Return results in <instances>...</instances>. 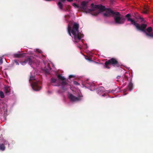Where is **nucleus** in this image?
Returning <instances> with one entry per match:
<instances>
[{
  "label": "nucleus",
  "mask_w": 153,
  "mask_h": 153,
  "mask_svg": "<svg viewBox=\"0 0 153 153\" xmlns=\"http://www.w3.org/2000/svg\"><path fill=\"white\" fill-rule=\"evenodd\" d=\"M35 79V76L33 75L32 73H31L29 81L31 83V86L34 90L38 91L41 89V83L40 82L37 81L33 82H31V80H34Z\"/></svg>",
  "instance_id": "obj_5"
},
{
  "label": "nucleus",
  "mask_w": 153,
  "mask_h": 153,
  "mask_svg": "<svg viewBox=\"0 0 153 153\" xmlns=\"http://www.w3.org/2000/svg\"><path fill=\"white\" fill-rule=\"evenodd\" d=\"M39 61H38L36 58H33L32 56H31L30 58L28 59L27 60H25L24 62H21V64L22 65H25L27 62L30 65H32V67L34 65L37 66L39 64Z\"/></svg>",
  "instance_id": "obj_6"
},
{
  "label": "nucleus",
  "mask_w": 153,
  "mask_h": 153,
  "mask_svg": "<svg viewBox=\"0 0 153 153\" xmlns=\"http://www.w3.org/2000/svg\"><path fill=\"white\" fill-rule=\"evenodd\" d=\"M3 140V141L4 144H5V143H6V141H5L4 140Z\"/></svg>",
  "instance_id": "obj_26"
},
{
  "label": "nucleus",
  "mask_w": 153,
  "mask_h": 153,
  "mask_svg": "<svg viewBox=\"0 0 153 153\" xmlns=\"http://www.w3.org/2000/svg\"><path fill=\"white\" fill-rule=\"evenodd\" d=\"M97 91L98 94H103L105 92L104 88L102 87L98 88L97 90Z\"/></svg>",
  "instance_id": "obj_9"
},
{
  "label": "nucleus",
  "mask_w": 153,
  "mask_h": 153,
  "mask_svg": "<svg viewBox=\"0 0 153 153\" xmlns=\"http://www.w3.org/2000/svg\"><path fill=\"white\" fill-rule=\"evenodd\" d=\"M72 76V75H70L69 76V77L70 78H71Z\"/></svg>",
  "instance_id": "obj_28"
},
{
  "label": "nucleus",
  "mask_w": 153,
  "mask_h": 153,
  "mask_svg": "<svg viewBox=\"0 0 153 153\" xmlns=\"http://www.w3.org/2000/svg\"><path fill=\"white\" fill-rule=\"evenodd\" d=\"M152 28L151 27H149L147 29L146 31L149 33H150V32L152 31Z\"/></svg>",
  "instance_id": "obj_19"
},
{
  "label": "nucleus",
  "mask_w": 153,
  "mask_h": 153,
  "mask_svg": "<svg viewBox=\"0 0 153 153\" xmlns=\"http://www.w3.org/2000/svg\"><path fill=\"white\" fill-rule=\"evenodd\" d=\"M58 5L60 9L61 10L63 9V4L61 1H59L58 3Z\"/></svg>",
  "instance_id": "obj_12"
},
{
  "label": "nucleus",
  "mask_w": 153,
  "mask_h": 153,
  "mask_svg": "<svg viewBox=\"0 0 153 153\" xmlns=\"http://www.w3.org/2000/svg\"><path fill=\"white\" fill-rule=\"evenodd\" d=\"M130 17V15L129 14L126 15L127 21L130 22L131 24L134 26L138 30L142 31L148 36L153 37V33H148L146 31L145 29L146 27V25L143 24L141 25H139L134 20L131 19Z\"/></svg>",
  "instance_id": "obj_4"
},
{
  "label": "nucleus",
  "mask_w": 153,
  "mask_h": 153,
  "mask_svg": "<svg viewBox=\"0 0 153 153\" xmlns=\"http://www.w3.org/2000/svg\"><path fill=\"white\" fill-rule=\"evenodd\" d=\"M35 72V71H33V72L34 73Z\"/></svg>",
  "instance_id": "obj_33"
},
{
  "label": "nucleus",
  "mask_w": 153,
  "mask_h": 153,
  "mask_svg": "<svg viewBox=\"0 0 153 153\" xmlns=\"http://www.w3.org/2000/svg\"><path fill=\"white\" fill-rule=\"evenodd\" d=\"M69 17V15H67V16H65V18L66 20V19L67 17Z\"/></svg>",
  "instance_id": "obj_25"
},
{
  "label": "nucleus",
  "mask_w": 153,
  "mask_h": 153,
  "mask_svg": "<svg viewBox=\"0 0 153 153\" xmlns=\"http://www.w3.org/2000/svg\"><path fill=\"white\" fill-rule=\"evenodd\" d=\"M34 51L36 52L37 53H38L39 54V56H40V55H42V51L38 49H36L34 50Z\"/></svg>",
  "instance_id": "obj_13"
},
{
  "label": "nucleus",
  "mask_w": 153,
  "mask_h": 153,
  "mask_svg": "<svg viewBox=\"0 0 153 153\" xmlns=\"http://www.w3.org/2000/svg\"><path fill=\"white\" fill-rule=\"evenodd\" d=\"M44 64L45 65V67L43 69V70H44L46 72H48L51 69V68L50 67V65L49 63H44Z\"/></svg>",
  "instance_id": "obj_10"
},
{
  "label": "nucleus",
  "mask_w": 153,
  "mask_h": 153,
  "mask_svg": "<svg viewBox=\"0 0 153 153\" xmlns=\"http://www.w3.org/2000/svg\"><path fill=\"white\" fill-rule=\"evenodd\" d=\"M72 5L75 8L79 9V5L76 3H73Z\"/></svg>",
  "instance_id": "obj_14"
},
{
  "label": "nucleus",
  "mask_w": 153,
  "mask_h": 153,
  "mask_svg": "<svg viewBox=\"0 0 153 153\" xmlns=\"http://www.w3.org/2000/svg\"><path fill=\"white\" fill-rule=\"evenodd\" d=\"M57 77L58 79L53 78L51 79V83L52 85L54 86L61 85V89L64 91H66L70 88L72 90L75 92V94H77V96L76 97L71 94H69L68 97L71 101H76L82 99V96L80 91L79 89L74 88L71 87L67 83L65 78L61 75H58Z\"/></svg>",
  "instance_id": "obj_2"
},
{
  "label": "nucleus",
  "mask_w": 153,
  "mask_h": 153,
  "mask_svg": "<svg viewBox=\"0 0 153 153\" xmlns=\"http://www.w3.org/2000/svg\"><path fill=\"white\" fill-rule=\"evenodd\" d=\"M119 77H120V76H117V78L118 79V78H119Z\"/></svg>",
  "instance_id": "obj_30"
},
{
  "label": "nucleus",
  "mask_w": 153,
  "mask_h": 153,
  "mask_svg": "<svg viewBox=\"0 0 153 153\" xmlns=\"http://www.w3.org/2000/svg\"><path fill=\"white\" fill-rule=\"evenodd\" d=\"M91 8L90 9V7L88 6V2L84 1L81 3L80 8L84 12L90 13L94 16H96L100 13L105 11V12L103 13L104 15L109 16L114 15L116 23L122 24L124 22V18L122 16H121L119 12H114L110 9H105L104 6L101 4L94 5L93 4H91Z\"/></svg>",
  "instance_id": "obj_1"
},
{
  "label": "nucleus",
  "mask_w": 153,
  "mask_h": 153,
  "mask_svg": "<svg viewBox=\"0 0 153 153\" xmlns=\"http://www.w3.org/2000/svg\"><path fill=\"white\" fill-rule=\"evenodd\" d=\"M15 62L16 63V65H19V63L16 61H15Z\"/></svg>",
  "instance_id": "obj_24"
},
{
  "label": "nucleus",
  "mask_w": 153,
  "mask_h": 153,
  "mask_svg": "<svg viewBox=\"0 0 153 153\" xmlns=\"http://www.w3.org/2000/svg\"><path fill=\"white\" fill-rule=\"evenodd\" d=\"M148 9L147 7H145L144 8V10L143 11V13L145 14H146L148 13Z\"/></svg>",
  "instance_id": "obj_18"
},
{
  "label": "nucleus",
  "mask_w": 153,
  "mask_h": 153,
  "mask_svg": "<svg viewBox=\"0 0 153 153\" xmlns=\"http://www.w3.org/2000/svg\"><path fill=\"white\" fill-rule=\"evenodd\" d=\"M88 85H87V86L89 87V88H92V89L91 90H94V84L93 83L91 82H91H89V83H88Z\"/></svg>",
  "instance_id": "obj_11"
},
{
  "label": "nucleus",
  "mask_w": 153,
  "mask_h": 153,
  "mask_svg": "<svg viewBox=\"0 0 153 153\" xmlns=\"http://www.w3.org/2000/svg\"><path fill=\"white\" fill-rule=\"evenodd\" d=\"M73 84L75 85H79V84L76 81H74L73 82Z\"/></svg>",
  "instance_id": "obj_22"
},
{
  "label": "nucleus",
  "mask_w": 153,
  "mask_h": 153,
  "mask_svg": "<svg viewBox=\"0 0 153 153\" xmlns=\"http://www.w3.org/2000/svg\"><path fill=\"white\" fill-rule=\"evenodd\" d=\"M111 64L113 65L114 66H118L117 61L116 59L113 58L109 60L108 61L105 62V67L107 68H109Z\"/></svg>",
  "instance_id": "obj_7"
},
{
  "label": "nucleus",
  "mask_w": 153,
  "mask_h": 153,
  "mask_svg": "<svg viewBox=\"0 0 153 153\" xmlns=\"http://www.w3.org/2000/svg\"><path fill=\"white\" fill-rule=\"evenodd\" d=\"M128 87L130 91H131L132 89L133 88L132 83L131 82L129 83L128 85Z\"/></svg>",
  "instance_id": "obj_15"
},
{
  "label": "nucleus",
  "mask_w": 153,
  "mask_h": 153,
  "mask_svg": "<svg viewBox=\"0 0 153 153\" xmlns=\"http://www.w3.org/2000/svg\"><path fill=\"white\" fill-rule=\"evenodd\" d=\"M5 92L7 95H9L11 92L10 87L8 86H5L4 88Z\"/></svg>",
  "instance_id": "obj_8"
},
{
  "label": "nucleus",
  "mask_w": 153,
  "mask_h": 153,
  "mask_svg": "<svg viewBox=\"0 0 153 153\" xmlns=\"http://www.w3.org/2000/svg\"><path fill=\"white\" fill-rule=\"evenodd\" d=\"M67 1L69 2H72L73 1V0H67Z\"/></svg>",
  "instance_id": "obj_27"
},
{
  "label": "nucleus",
  "mask_w": 153,
  "mask_h": 153,
  "mask_svg": "<svg viewBox=\"0 0 153 153\" xmlns=\"http://www.w3.org/2000/svg\"><path fill=\"white\" fill-rule=\"evenodd\" d=\"M0 96L1 98H3L4 97V93L2 91H0Z\"/></svg>",
  "instance_id": "obj_20"
},
{
  "label": "nucleus",
  "mask_w": 153,
  "mask_h": 153,
  "mask_svg": "<svg viewBox=\"0 0 153 153\" xmlns=\"http://www.w3.org/2000/svg\"><path fill=\"white\" fill-rule=\"evenodd\" d=\"M102 96H104V95H103V94H102Z\"/></svg>",
  "instance_id": "obj_32"
},
{
  "label": "nucleus",
  "mask_w": 153,
  "mask_h": 153,
  "mask_svg": "<svg viewBox=\"0 0 153 153\" xmlns=\"http://www.w3.org/2000/svg\"><path fill=\"white\" fill-rule=\"evenodd\" d=\"M5 147L4 145L3 144H0V149L3 151L4 150Z\"/></svg>",
  "instance_id": "obj_17"
},
{
  "label": "nucleus",
  "mask_w": 153,
  "mask_h": 153,
  "mask_svg": "<svg viewBox=\"0 0 153 153\" xmlns=\"http://www.w3.org/2000/svg\"><path fill=\"white\" fill-rule=\"evenodd\" d=\"M51 65H52V66H53V65L52 64H51Z\"/></svg>",
  "instance_id": "obj_31"
},
{
  "label": "nucleus",
  "mask_w": 153,
  "mask_h": 153,
  "mask_svg": "<svg viewBox=\"0 0 153 153\" xmlns=\"http://www.w3.org/2000/svg\"><path fill=\"white\" fill-rule=\"evenodd\" d=\"M72 23V22H70L68 25V33L73 38V41L75 43L79 42V44L80 45L78 47L81 48V45L83 44L81 39L83 37V35L80 33L79 32V24L76 23H74L72 27L71 28V25Z\"/></svg>",
  "instance_id": "obj_3"
},
{
  "label": "nucleus",
  "mask_w": 153,
  "mask_h": 153,
  "mask_svg": "<svg viewBox=\"0 0 153 153\" xmlns=\"http://www.w3.org/2000/svg\"><path fill=\"white\" fill-rule=\"evenodd\" d=\"M3 63V60L2 59H1L0 60V64H1Z\"/></svg>",
  "instance_id": "obj_23"
},
{
  "label": "nucleus",
  "mask_w": 153,
  "mask_h": 153,
  "mask_svg": "<svg viewBox=\"0 0 153 153\" xmlns=\"http://www.w3.org/2000/svg\"><path fill=\"white\" fill-rule=\"evenodd\" d=\"M86 59H88V60H89V61H91V60H90V59H86Z\"/></svg>",
  "instance_id": "obj_29"
},
{
  "label": "nucleus",
  "mask_w": 153,
  "mask_h": 153,
  "mask_svg": "<svg viewBox=\"0 0 153 153\" xmlns=\"http://www.w3.org/2000/svg\"><path fill=\"white\" fill-rule=\"evenodd\" d=\"M22 56V54L15 53L13 54V56L15 57H20Z\"/></svg>",
  "instance_id": "obj_16"
},
{
  "label": "nucleus",
  "mask_w": 153,
  "mask_h": 153,
  "mask_svg": "<svg viewBox=\"0 0 153 153\" xmlns=\"http://www.w3.org/2000/svg\"><path fill=\"white\" fill-rule=\"evenodd\" d=\"M71 7L70 5H67L65 6V8L66 11H69L70 10V9Z\"/></svg>",
  "instance_id": "obj_21"
}]
</instances>
